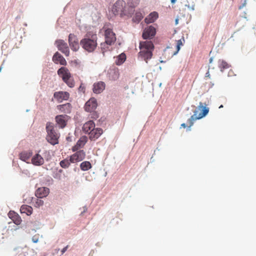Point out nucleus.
<instances>
[{"mask_svg": "<svg viewBox=\"0 0 256 256\" xmlns=\"http://www.w3.org/2000/svg\"><path fill=\"white\" fill-rule=\"evenodd\" d=\"M98 37L96 33L88 32L85 37L80 41L82 48L88 52H93L96 48Z\"/></svg>", "mask_w": 256, "mask_h": 256, "instance_id": "obj_1", "label": "nucleus"}, {"mask_svg": "<svg viewBox=\"0 0 256 256\" xmlns=\"http://www.w3.org/2000/svg\"><path fill=\"white\" fill-rule=\"evenodd\" d=\"M140 49L139 57L147 63L148 60L150 59L152 56L154 49L153 43L151 41L141 42L140 43Z\"/></svg>", "mask_w": 256, "mask_h": 256, "instance_id": "obj_2", "label": "nucleus"}, {"mask_svg": "<svg viewBox=\"0 0 256 256\" xmlns=\"http://www.w3.org/2000/svg\"><path fill=\"white\" fill-rule=\"evenodd\" d=\"M198 108L201 110V112L198 114V110H195L194 112V114L188 120L189 127L193 125L194 121L204 117L208 113L209 108L207 107V104L206 103L200 102L198 106Z\"/></svg>", "mask_w": 256, "mask_h": 256, "instance_id": "obj_3", "label": "nucleus"}, {"mask_svg": "<svg viewBox=\"0 0 256 256\" xmlns=\"http://www.w3.org/2000/svg\"><path fill=\"white\" fill-rule=\"evenodd\" d=\"M47 132L46 140L48 142L52 145H55L58 142L59 134L54 130V124L50 122H48L46 124Z\"/></svg>", "mask_w": 256, "mask_h": 256, "instance_id": "obj_4", "label": "nucleus"}, {"mask_svg": "<svg viewBox=\"0 0 256 256\" xmlns=\"http://www.w3.org/2000/svg\"><path fill=\"white\" fill-rule=\"evenodd\" d=\"M58 74L62 77L63 81L70 88L74 86V81L68 70L66 67H62L58 70Z\"/></svg>", "mask_w": 256, "mask_h": 256, "instance_id": "obj_5", "label": "nucleus"}, {"mask_svg": "<svg viewBox=\"0 0 256 256\" xmlns=\"http://www.w3.org/2000/svg\"><path fill=\"white\" fill-rule=\"evenodd\" d=\"M126 2L123 0H118L114 4L112 11L114 15L120 14V16L125 15Z\"/></svg>", "mask_w": 256, "mask_h": 256, "instance_id": "obj_6", "label": "nucleus"}, {"mask_svg": "<svg viewBox=\"0 0 256 256\" xmlns=\"http://www.w3.org/2000/svg\"><path fill=\"white\" fill-rule=\"evenodd\" d=\"M104 38L106 42L109 45H112L114 43L116 36L112 29L107 28L104 30Z\"/></svg>", "mask_w": 256, "mask_h": 256, "instance_id": "obj_7", "label": "nucleus"}, {"mask_svg": "<svg viewBox=\"0 0 256 256\" xmlns=\"http://www.w3.org/2000/svg\"><path fill=\"white\" fill-rule=\"evenodd\" d=\"M86 156V152L84 150H77L70 156V160L72 163H74L82 160Z\"/></svg>", "mask_w": 256, "mask_h": 256, "instance_id": "obj_8", "label": "nucleus"}, {"mask_svg": "<svg viewBox=\"0 0 256 256\" xmlns=\"http://www.w3.org/2000/svg\"><path fill=\"white\" fill-rule=\"evenodd\" d=\"M68 43L71 49L77 51L79 48V42L76 36L73 34H70L68 36Z\"/></svg>", "mask_w": 256, "mask_h": 256, "instance_id": "obj_9", "label": "nucleus"}, {"mask_svg": "<svg viewBox=\"0 0 256 256\" xmlns=\"http://www.w3.org/2000/svg\"><path fill=\"white\" fill-rule=\"evenodd\" d=\"M58 48L62 52L68 56L70 54V50L67 44L62 40H58L56 42Z\"/></svg>", "mask_w": 256, "mask_h": 256, "instance_id": "obj_10", "label": "nucleus"}, {"mask_svg": "<svg viewBox=\"0 0 256 256\" xmlns=\"http://www.w3.org/2000/svg\"><path fill=\"white\" fill-rule=\"evenodd\" d=\"M156 34V28L152 26L146 28L142 33L144 39L152 38Z\"/></svg>", "mask_w": 256, "mask_h": 256, "instance_id": "obj_11", "label": "nucleus"}, {"mask_svg": "<svg viewBox=\"0 0 256 256\" xmlns=\"http://www.w3.org/2000/svg\"><path fill=\"white\" fill-rule=\"evenodd\" d=\"M54 98L58 102H62L64 100H67L70 98V94L67 92H56L54 94Z\"/></svg>", "mask_w": 256, "mask_h": 256, "instance_id": "obj_12", "label": "nucleus"}, {"mask_svg": "<svg viewBox=\"0 0 256 256\" xmlns=\"http://www.w3.org/2000/svg\"><path fill=\"white\" fill-rule=\"evenodd\" d=\"M68 118L69 116H68L66 114H60L56 116L55 120L59 128H63L66 126Z\"/></svg>", "mask_w": 256, "mask_h": 256, "instance_id": "obj_13", "label": "nucleus"}, {"mask_svg": "<svg viewBox=\"0 0 256 256\" xmlns=\"http://www.w3.org/2000/svg\"><path fill=\"white\" fill-rule=\"evenodd\" d=\"M98 104L95 98H90L85 104L84 110L88 112H92L97 108Z\"/></svg>", "mask_w": 256, "mask_h": 256, "instance_id": "obj_14", "label": "nucleus"}, {"mask_svg": "<svg viewBox=\"0 0 256 256\" xmlns=\"http://www.w3.org/2000/svg\"><path fill=\"white\" fill-rule=\"evenodd\" d=\"M103 133V130L101 128H94V130L88 134L89 138L91 140H95L98 139Z\"/></svg>", "mask_w": 256, "mask_h": 256, "instance_id": "obj_15", "label": "nucleus"}, {"mask_svg": "<svg viewBox=\"0 0 256 256\" xmlns=\"http://www.w3.org/2000/svg\"><path fill=\"white\" fill-rule=\"evenodd\" d=\"M88 138L86 136H82L78 140L76 144L72 147V152H76L80 150V148H83L86 142H87Z\"/></svg>", "mask_w": 256, "mask_h": 256, "instance_id": "obj_16", "label": "nucleus"}, {"mask_svg": "<svg viewBox=\"0 0 256 256\" xmlns=\"http://www.w3.org/2000/svg\"><path fill=\"white\" fill-rule=\"evenodd\" d=\"M52 60L55 64H60L63 66H66L67 64L65 58L58 52H56L54 55Z\"/></svg>", "mask_w": 256, "mask_h": 256, "instance_id": "obj_17", "label": "nucleus"}, {"mask_svg": "<svg viewBox=\"0 0 256 256\" xmlns=\"http://www.w3.org/2000/svg\"><path fill=\"white\" fill-rule=\"evenodd\" d=\"M105 84L102 82H95L93 85V92L95 94H100L105 88Z\"/></svg>", "mask_w": 256, "mask_h": 256, "instance_id": "obj_18", "label": "nucleus"}, {"mask_svg": "<svg viewBox=\"0 0 256 256\" xmlns=\"http://www.w3.org/2000/svg\"><path fill=\"white\" fill-rule=\"evenodd\" d=\"M95 124L92 120H89L84 124L82 130L85 134H88L95 128Z\"/></svg>", "mask_w": 256, "mask_h": 256, "instance_id": "obj_19", "label": "nucleus"}, {"mask_svg": "<svg viewBox=\"0 0 256 256\" xmlns=\"http://www.w3.org/2000/svg\"><path fill=\"white\" fill-rule=\"evenodd\" d=\"M50 192V190L48 188L46 187H42L38 188L36 193V196L38 198H42L46 197Z\"/></svg>", "mask_w": 256, "mask_h": 256, "instance_id": "obj_20", "label": "nucleus"}, {"mask_svg": "<svg viewBox=\"0 0 256 256\" xmlns=\"http://www.w3.org/2000/svg\"><path fill=\"white\" fill-rule=\"evenodd\" d=\"M56 108L61 112L70 114L72 110V105L70 103H66L64 104L58 105Z\"/></svg>", "mask_w": 256, "mask_h": 256, "instance_id": "obj_21", "label": "nucleus"}, {"mask_svg": "<svg viewBox=\"0 0 256 256\" xmlns=\"http://www.w3.org/2000/svg\"><path fill=\"white\" fill-rule=\"evenodd\" d=\"M44 158L38 154H35L32 158V164L36 166H40L44 164Z\"/></svg>", "mask_w": 256, "mask_h": 256, "instance_id": "obj_22", "label": "nucleus"}, {"mask_svg": "<svg viewBox=\"0 0 256 256\" xmlns=\"http://www.w3.org/2000/svg\"><path fill=\"white\" fill-rule=\"evenodd\" d=\"M158 14L157 12H154L148 16L144 20L146 24L154 22L158 18Z\"/></svg>", "mask_w": 256, "mask_h": 256, "instance_id": "obj_23", "label": "nucleus"}, {"mask_svg": "<svg viewBox=\"0 0 256 256\" xmlns=\"http://www.w3.org/2000/svg\"><path fill=\"white\" fill-rule=\"evenodd\" d=\"M218 66L221 72H223L225 69L230 68V65L224 60L220 59L218 60Z\"/></svg>", "mask_w": 256, "mask_h": 256, "instance_id": "obj_24", "label": "nucleus"}, {"mask_svg": "<svg viewBox=\"0 0 256 256\" xmlns=\"http://www.w3.org/2000/svg\"><path fill=\"white\" fill-rule=\"evenodd\" d=\"M32 206L28 205H22L20 208L21 213L26 214L28 216H30L32 213Z\"/></svg>", "mask_w": 256, "mask_h": 256, "instance_id": "obj_25", "label": "nucleus"}, {"mask_svg": "<svg viewBox=\"0 0 256 256\" xmlns=\"http://www.w3.org/2000/svg\"><path fill=\"white\" fill-rule=\"evenodd\" d=\"M32 154V152L31 151L23 152L20 154V158L21 160L26 162L30 159Z\"/></svg>", "mask_w": 256, "mask_h": 256, "instance_id": "obj_26", "label": "nucleus"}, {"mask_svg": "<svg viewBox=\"0 0 256 256\" xmlns=\"http://www.w3.org/2000/svg\"><path fill=\"white\" fill-rule=\"evenodd\" d=\"M80 168L82 170L86 171L92 168V164L90 162L84 161L80 164Z\"/></svg>", "mask_w": 256, "mask_h": 256, "instance_id": "obj_27", "label": "nucleus"}, {"mask_svg": "<svg viewBox=\"0 0 256 256\" xmlns=\"http://www.w3.org/2000/svg\"><path fill=\"white\" fill-rule=\"evenodd\" d=\"M126 59V54H122L116 57L115 63L116 65H120L124 62Z\"/></svg>", "mask_w": 256, "mask_h": 256, "instance_id": "obj_28", "label": "nucleus"}, {"mask_svg": "<svg viewBox=\"0 0 256 256\" xmlns=\"http://www.w3.org/2000/svg\"><path fill=\"white\" fill-rule=\"evenodd\" d=\"M109 44H108L105 41L104 42H102L100 44L101 52L104 55V53L110 50V46Z\"/></svg>", "mask_w": 256, "mask_h": 256, "instance_id": "obj_29", "label": "nucleus"}, {"mask_svg": "<svg viewBox=\"0 0 256 256\" xmlns=\"http://www.w3.org/2000/svg\"><path fill=\"white\" fill-rule=\"evenodd\" d=\"M33 202L34 206L37 208L42 206L44 204V201L40 198L38 197L34 199Z\"/></svg>", "mask_w": 256, "mask_h": 256, "instance_id": "obj_30", "label": "nucleus"}, {"mask_svg": "<svg viewBox=\"0 0 256 256\" xmlns=\"http://www.w3.org/2000/svg\"><path fill=\"white\" fill-rule=\"evenodd\" d=\"M70 162H70V160H68V159L66 158L60 161V164L62 168H66L70 166Z\"/></svg>", "mask_w": 256, "mask_h": 256, "instance_id": "obj_31", "label": "nucleus"}, {"mask_svg": "<svg viewBox=\"0 0 256 256\" xmlns=\"http://www.w3.org/2000/svg\"><path fill=\"white\" fill-rule=\"evenodd\" d=\"M127 3L130 7L135 8L139 4L140 0H128Z\"/></svg>", "mask_w": 256, "mask_h": 256, "instance_id": "obj_32", "label": "nucleus"}, {"mask_svg": "<svg viewBox=\"0 0 256 256\" xmlns=\"http://www.w3.org/2000/svg\"><path fill=\"white\" fill-rule=\"evenodd\" d=\"M14 223L17 225H18L20 224L21 222H22V220L17 215H16L14 214V216L13 217V219H12Z\"/></svg>", "mask_w": 256, "mask_h": 256, "instance_id": "obj_33", "label": "nucleus"}, {"mask_svg": "<svg viewBox=\"0 0 256 256\" xmlns=\"http://www.w3.org/2000/svg\"><path fill=\"white\" fill-rule=\"evenodd\" d=\"M182 40H179L177 41L176 44V52L174 53V54H176L180 50V47L181 46H182Z\"/></svg>", "mask_w": 256, "mask_h": 256, "instance_id": "obj_34", "label": "nucleus"}, {"mask_svg": "<svg viewBox=\"0 0 256 256\" xmlns=\"http://www.w3.org/2000/svg\"><path fill=\"white\" fill-rule=\"evenodd\" d=\"M91 113L90 114V118L93 119H96L98 117V114L95 112L94 110L92 111V112H90Z\"/></svg>", "mask_w": 256, "mask_h": 256, "instance_id": "obj_35", "label": "nucleus"}, {"mask_svg": "<svg viewBox=\"0 0 256 256\" xmlns=\"http://www.w3.org/2000/svg\"><path fill=\"white\" fill-rule=\"evenodd\" d=\"M188 4H186L185 6L188 8L190 10H194L195 4L194 2H192V4H190L188 2Z\"/></svg>", "mask_w": 256, "mask_h": 256, "instance_id": "obj_36", "label": "nucleus"}, {"mask_svg": "<svg viewBox=\"0 0 256 256\" xmlns=\"http://www.w3.org/2000/svg\"><path fill=\"white\" fill-rule=\"evenodd\" d=\"M38 240H39V234H35L32 238V241L34 243L38 242Z\"/></svg>", "mask_w": 256, "mask_h": 256, "instance_id": "obj_37", "label": "nucleus"}, {"mask_svg": "<svg viewBox=\"0 0 256 256\" xmlns=\"http://www.w3.org/2000/svg\"><path fill=\"white\" fill-rule=\"evenodd\" d=\"M136 19L138 22H140L142 18V16L140 13H136L135 16Z\"/></svg>", "mask_w": 256, "mask_h": 256, "instance_id": "obj_38", "label": "nucleus"}, {"mask_svg": "<svg viewBox=\"0 0 256 256\" xmlns=\"http://www.w3.org/2000/svg\"><path fill=\"white\" fill-rule=\"evenodd\" d=\"M86 88L83 84H81L78 88V91L84 93Z\"/></svg>", "mask_w": 256, "mask_h": 256, "instance_id": "obj_39", "label": "nucleus"}, {"mask_svg": "<svg viewBox=\"0 0 256 256\" xmlns=\"http://www.w3.org/2000/svg\"><path fill=\"white\" fill-rule=\"evenodd\" d=\"M114 76L113 78L114 80H116L118 78V70H114Z\"/></svg>", "mask_w": 256, "mask_h": 256, "instance_id": "obj_40", "label": "nucleus"}, {"mask_svg": "<svg viewBox=\"0 0 256 256\" xmlns=\"http://www.w3.org/2000/svg\"><path fill=\"white\" fill-rule=\"evenodd\" d=\"M246 4V0H244V3L241 5L239 7H238V9L239 10H241L242 8L244 6H245Z\"/></svg>", "mask_w": 256, "mask_h": 256, "instance_id": "obj_41", "label": "nucleus"}, {"mask_svg": "<svg viewBox=\"0 0 256 256\" xmlns=\"http://www.w3.org/2000/svg\"><path fill=\"white\" fill-rule=\"evenodd\" d=\"M68 248V246H65L61 251L62 252V254H64L65 252L67 250V249Z\"/></svg>", "mask_w": 256, "mask_h": 256, "instance_id": "obj_42", "label": "nucleus"}, {"mask_svg": "<svg viewBox=\"0 0 256 256\" xmlns=\"http://www.w3.org/2000/svg\"><path fill=\"white\" fill-rule=\"evenodd\" d=\"M206 77H208L209 78H210V72H208L206 74Z\"/></svg>", "mask_w": 256, "mask_h": 256, "instance_id": "obj_43", "label": "nucleus"}, {"mask_svg": "<svg viewBox=\"0 0 256 256\" xmlns=\"http://www.w3.org/2000/svg\"><path fill=\"white\" fill-rule=\"evenodd\" d=\"M181 126L183 127L184 128H186V124L183 123L181 124Z\"/></svg>", "mask_w": 256, "mask_h": 256, "instance_id": "obj_44", "label": "nucleus"}, {"mask_svg": "<svg viewBox=\"0 0 256 256\" xmlns=\"http://www.w3.org/2000/svg\"><path fill=\"white\" fill-rule=\"evenodd\" d=\"M212 61H213V58H210V60H209L210 63H212Z\"/></svg>", "mask_w": 256, "mask_h": 256, "instance_id": "obj_45", "label": "nucleus"}, {"mask_svg": "<svg viewBox=\"0 0 256 256\" xmlns=\"http://www.w3.org/2000/svg\"><path fill=\"white\" fill-rule=\"evenodd\" d=\"M170 1L172 3L174 4L176 1V0H170Z\"/></svg>", "mask_w": 256, "mask_h": 256, "instance_id": "obj_46", "label": "nucleus"}, {"mask_svg": "<svg viewBox=\"0 0 256 256\" xmlns=\"http://www.w3.org/2000/svg\"><path fill=\"white\" fill-rule=\"evenodd\" d=\"M223 108V106L222 105H220V106H219V108Z\"/></svg>", "mask_w": 256, "mask_h": 256, "instance_id": "obj_47", "label": "nucleus"}]
</instances>
